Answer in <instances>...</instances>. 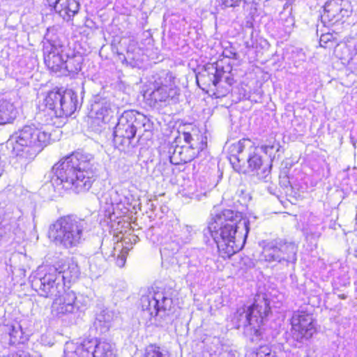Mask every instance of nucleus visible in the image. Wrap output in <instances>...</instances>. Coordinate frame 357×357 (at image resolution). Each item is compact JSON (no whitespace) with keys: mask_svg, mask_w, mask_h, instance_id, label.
I'll return each instance as SVG.
<instances>
[{"mask_svg":"<svg viewBox=\"0 0 357 357\" xmlns=\"http://www.w3.org/2000/svg\"><path fill=\"white\" fill-rule=\"evenodd\" d=\"M207 230L217 243L222 257L229 258L244 246L250 230L249 221L241 213L227 209L209 222Z\"/></svg>","mask_w":357,"mask_h":357,"instance_id":"obj_1","label":"nucleus"},{"mask_svg":"<svg viewBox=\"0 0 357 357\" xmlns=\"http://www.w3.org/2000/svg\"><path fill=\"white\" fill-rule=\"evenodd\" d=\"M52 185L59 190H73L76 193L89 189V155L79 149L62 158L52 167Z\"/></svg>","mask_w":357,"mask_h":357,"instance_id":"obj_2","label":"nucleus"},{"mask_svg":"<svg viewBox=\"0 0 357 357\" xmlns=\"http://www.w3.org/2000/svg\"><path fill=\"white\" fill-rule=\"evenodd\" d=\"M77 265L73 261H59L54 266H39L30 275V282L40 296L54 298L64 293L66 283L79 276Z\"/></svg>","mask_w":357,"mask_h":357,"instance_id":"obj_3","label":"nucleus"},{"mask_svg":"<svg viewBox=\"0 0 357 357\" xmlns=\"http://www.w3.org/2000/svg\"><path fill=\"white\" fill-rule=\"evenodd\" d=\"M50 140V133L43 126L27 124L14 132L7 141L13 155L26 160L33 159Z\"/></svg>","mask_w":357,"mask_h":357,"instance_id":"obj_4","label":"nucleus"},{"mask_svg":"<svg viewBox=\"0 0 357 357\" xmlns=\"http://www.w3.org/2000/svg\"><path fill=\"white\" fill-rule=\"evenodd\" d=\"M77 107L75 93L71 89H54L49 91L40 102L39 109L50 118L51 123L59 124L55 119L72 115Z\"/></svg>","mask_w":357,"mask_h":357,"instance_id":"obj_5","label":"nucleus"},{"mask_svg":"<svg viewBox=\"0 0 357 357\" xmlns=\"http://www.w3.org/2000/svg\"><path fill=\"white\" fill-rule=\"evenodd\" d=\"M86 227L87 222L84 219L72 215L64 216L50 226L49 236L56 244L71 248L82 241L83 231Z\"/></svg>","mask_w":357,"mask_h":357,"instance_id":"obj_6","label":"nucleus"},{"mask_svg":"<svg viewBox=\"0 0 357 357\" xmlns=\"http://www.w3.org/2000/svg\"><path fill=\"white\" fill-rule=\"evenodd\" d=\"M270 311L269 304L266 299L260 303H255L245 308H238L234 314V319L236 320L238 328H244V334L249 337L252 342L259 339V327L263 319Z\"/></svg>","mask_w":357,"mask_h":357,"instance_id":"obj_7","label":"nucleus"},{"mask_svg":"<svg viewBox=\"0 0 357 357\" xmlns=\"http://www.w3.org/2000/svg\"><path fill=\"white\" fill-rule=\"evenodd\" d=\"M245 149H247L248 151L246 158L248 167L247 169H239L238 171L244 174L249 172L253 174L256 173L259 178H266L270 173L272 165L271 164L268 165V167H264L261 170V173L259 172L263 166V160L259 153L258 148L254 145L251 140L242 139L230 146V151L233 153V156L238 162L241 160H244L241 154Z\"/></svg>","mask_w":357,"mask_h":357,"instance_id":"obj_8","label":"nucleus"},{"mask_svg":"<svg viewBox=\"0 0 357 357\" xmlns=\"http://www.w3.org/2000/svg\"><path fill=\"white\" fill-rule=\"evenodd\" d=\"M149 119L135 110L125 111L119 117L114 132V139H126L130 144L138 132L149 130Z\"/></svg>","mask_w":357,"mask_h":357,"instance_id":"obj_9","label":"nucleus"},{"mask_svg":"<svg viewBox=\"0 0 357 357\" xmlns=\"http://www.w3.org/2000/svg\"><path fill=\"white\" fill-rule=\"evenodd\" d=\"M261 256L268 262L277 261L287 266L296 261V245L282 240L263 241Z\"/></svg>","mask_w":357,"mask_h":357,"instance_id":"obj_10","label":"nucleus"},{"mask_svg":"<svg viewBox=\"0 0 357 357\" xmlns=\"http://www.w3.org/2000/svg\"><path fill=\"white\" fill-rule=\"evenodd\" d=\"M154 90L149 94V100L151 106H166L167 105L176 104L178 101L180 89L172 83L171 77L169 80L165 79L162 82L155 81Z\"/></svg>","mask_w":357,"mask_h":357,"instance_id":"obj_11","label":"nucleus"},{"mask_svg":"<svg viewBox=\"0 0 357 357\" xmlns=\"http://www.w3.org/2000/svg\"><path fill=\"white\" fill-rule=\"evenodd\" d=\"M50 29H47L45 38L47 43L44 45V61L47 67L60 75L62 67L64 66L66 54H64V47L61 45L52 43V37H50Z\"/></svg>","mask_w":357,"mask_h":357,"instance_id":"obj_12","label":"nucleus"},{"mask_svg":"<svg viewBox=\"0 0 357 357\" xmlns=\"http://www.w3.org/2000/svg\"><path fill=\"white\" fill-rule=\"evenodd\" d=\"M29 335L22 325L10 317H3L0 321V337L9 344H24Z\"/></svg>","mask_w":357,"mask_h":357,"instance_id":"obj_13","label":"nucleus"},{"mask_svg":"<svg viewBox=\"0 0 357 357\" xmlns=\"http://www.w3.org/2000/svg\"><path fill=\"white\" fill-rule=\"evenodd\" d=\"M291 324L292 330L298 333L296 338H310L315 331L314 321L312 315L304 311L294 312Z\"/></svg>","mask_w":357,"mask_h":357,"instance_id":"obj_14","label":"nucleus"},{"mask_svg":"<svg viewBox=\"0 0 357 357\" xmlns=\"http://www.w3.org/2000/svg\"><path fill=\"white\" fill-rule=\"evenodd\" d=\"M54 298L52 305V313L54 316L63 318L75 312L77 297L73 291L64 290V293Z\"/></svg>","mask_w":357,"mask_h":357,"instance_id":"obj_15","label":"nucleus"},{"mask_svg":"<svg viewBox=\"0 0 357 357\" xmlns=\"http://www.w3.org/2000/svg\"><path fill=\"white\" fill-rule=\"evenodd\" d=\"M347 10L344 8L342 0H329L324 7L321 19L324 22L335 23L347 15Z\"/></svg>","mask_w":357,"mask_h":357,"instance_id":"obj_16","label":"nucleus"},{"mask_svg":"<svg viewBox=\"0 0 357 357\" xmlns=\"http://www.w3.org/2000/svg\"><path fill=\"white\" fill-rule=\"evenodd\" d=\"M48 5L64 20H70L79 10L77 0H47Z\"/></svg>","mask_w":357,"mask_h":357,"instance_id":"obj_17","label":"nucleus"},{"mask_svg":"<svg viewBox=\"0 0 357 357\" xmlns=\"http://www.w3.org/2000/svg\"><path fill=\"white\" fill-rule=\"evenodd\" d=\"M197 155V151L193 150L190 146H177L172 153L169 160L171 163L178 165L192 161Z\"/></svg>","mask_w":357,"mask_h":357,"instance_id":"obj_18","label":"nucleus"},{"mask_svg":"<svg viewBox=\"0 0 357 357\" xmlns=\"http://www.w3.org/2000/svg\"><path fill=\"white\" fill-rule=\"evenodd\" d=\"M172 299L165 296L162 293V298L160 299V306H158V321L161 326H165L172 321Z\"/></svg>","mask_w":357,"mask_h":357,"instance_id":"obj_19","label":"nucleus"},{"mask_svg":"<svg viewBox=\"0 0 357 357\" xmlns=\"http://www.w3.org/2000/svg\"><path fill=\"white\" fill-rule=\"evenodd\" d=\"M183 137L184 141L198 154L201 151L206 147L207 138L199 130H193L192 132H183Z\"/></svg>","mask_w":357,"mask_h":357,"instance_id":"obj_20","label":"nucleus"},{"mask_svg":"<svg viewBox=\"0 0 357 357\" xmlns=\"http://www.w3.org/2000/svg\"><path fill=\"white\" fill-rule=\"evenodd\" d=\"M17 110L10 100H0V126L12 123L16 119Z\"/></svg>","mask_w":357,"mask_h":357,"instance_id":"obj_21","label":"nucleus"},{"mask_svg":"<svg viewBox=\"0 0 357 357\" xmlns=\"http://www.w3.org/2000/svg\"><path fill=\"white\" fill-rule=\"evenodd\" d=\"M162 293H155L154 296H142L141 298L142 307L144 313H147L151 317H155L158 319V306Z\"/></svg>","mask_w":357,"mask_h":357,"instance_id":"obj_22","label":"nucleus"},{"mask_svg":"<svg viewBox=\"0 0 357 357\" xmlns=\"http://www.w3.org/2000/svg\"><path fill=\"white\" fill-rule=\"evenodd\" d=\"M84 59L79 54L69 57L67 54L64 61V66L62 67L60 75H70L71 74L78 73L82 69V63Z\"/></svg>","mask_w":357,"mask_h":357,"instance_id":"obj_23","label":"nucleus"},{"mask_svg":"<svg viewBox=\"0 0 357 357\" xmlns=\"http://www.w3.org/2000/svg\"><path fill=\"white\" fill-rule=\"evenodd\" d=\"M92 355L93 357H111L113 355L112 346L107 342L98 341Z\"/></svg>","mask_w":357,"mask_h":357,"instance_id":"obj_24","label":"nucleus"},{"mask_svg":"<svg viewBox=\"0 0 357 357\" xmlns=\"http://www.w3.org/2000/svg\"><path fill=\"white\" fill-rule=\"evenodd\" d=\"M206 70L209 75H212L211 80L215 86H217L226 73V70H225L222 67H220L217 63H213L207 66Z\"/></svg>","mask_w":357,"mask_h":357,"instance_id":"obj_25","label":"nucleus"},{"mask_svg":"<svg viewBox=\"0 0 357 357\" xmlns=\"http://www.w3.org/2000/svg\"><path fill=\"white\" fill-rule=\"evenodd\" d=\"M15 223H10L6 220L0 218V242L15 234Z\"/></svg>","mask_w":357,"mask_h":357,"instance_id":"obj_26","label":"nucleus"},{"mask_svg":"<svg viewBox=\"0 0 357 357\" xmlns=\"http://www.w3.org/2000/svg\"><path fill=\"white\" fill-rule=\"evenodd\" d=\"M114 314L112 311L107 309L102 310L100 313H97L96 315L95 324L97 321L100 323V325H104L107 328H109L108 324H109L113 319Z\"/></svg>","mask_w":357,"mask_h":357,"instance_id":"obj_27","label":"nucleus"},{"mask_svg":"<svg viewBox=\"0 0 357 357\" xmlns=\"http://www.w3.org/2000/svg\"><path fill=\"white\" fill-rule=\"evenodd\" d=\"M97 116L92 121L93 130L96 132H100L105 128V117L103 115V111L96 113Z\"/></svg>","mask_w":357,"mask_h":357,"instance_id":"obj_28","label":"nucleus"},{"mask_svg":"<svg viewBox=\"0 0 357 357\" xmlns=\"http://www.w3.org/2000/svg\"><path fill=\"white\" fill-rule=\"evenodd\" d=\"M337 42L332 33H326L322 34L319 39V45L324 48H332L336 45Z\"/></svg>","mask_w":357,"mask_h":357,"instance_id":"obj_29","label":"nucleus"},{"mask_svg":"<svg viewBox=\"0 0 357 357\" xmlns=\"http://www.w3.org/2000/svg\"><path fill=\"white\" fill-rule=\"evenodd\" d=\"M89 340H85L78 345L75 351L78 357H89Z\"/></svg>","mask_w":357,"mask_h":357,"instance_id":"obj_30","label":"nucleus"},{"mask_svg":"<svg viewBox=\"0 0 357 357\" xmlns=\"http://www.w3.org/2000/svg\"><path fill=\"white\" fill-rule=\"evenodd\" d=\"M144 357H165V356L159 347L151 344L146 347Z\"/></svg>","mask_w":357,"mask_h":357,"instance_id":"obj_31","label":"nucleus"},{"mask_svg":"<svg viewBox=\"0 0 357 357\" xmlns=\"http://www.w3.org/2000/svg\"><path fill=\"white\" fill-rule=\"evenodd\" d=\"M245 357H274L269 353V350L266 347H261L256 351H248L245 354Z\"/></svg>","mask_w":357,"mask_h":357,"instance_id":"obj_32","label":"nucleus"},{"mask_svg":"<svg viewBox=\"0 0 357 357\" xmlns=\"http://www.w3.org/2000/svg\"><path fill=\"white\" fill-rule=\"evenodd\" d=\"M96 261H94V265L98 268V273L103 271L105 264V259L103 257H96Z\"/></svg>","mask_w":357,"mask_h":357,"instance_id":"obj_33","label":"nucleus"},{"mask_svg":"<svg viewBox=\"0 0 357 357\" xmlns=\"http://www.w3.org/2000/svg\"><path fill=\"white\" fill-rule=\"evenodd\" d=\"M13 276L20 278H24L26 276V270L24 268L15 267L12 271Z\"/></svg>","mask_w":357,"mask_h":357,"instance_id":"obj_34","label":"nucleus"},{"mask_svg":"<svg viewBox=\"0 0 357 357\" xmlns=\"http://www.w3.org/2000/svg\"><path fill=\"white\" fill-rule=\"evenodd\" d=\"M192 230V227L188 225H185L182 228V229H181L182 234L181 235L183 236L185 241H188L189 239V237L191 235Z\"/></svg>","mask_w":357,"mask_h":357,"instance_id":"obj_35","label":"nucleus"},{"mask_svg":"<svg viewBox=\"0 0 357 357\" xmlns=\"http://www.w3.org/2000/svg\"><path fill=\"white\" fill-rule=\"evenodd\" d=\"M242 0H222L223 4L226 7H233L238 6Z\"/></svg>","mask_w":357,"mask_h":357,"instance_id":"obj_36","label":"nucleus"},{"mask_svg":"<svg viewBox=\"0 0 357 357\" xmlns=\"http://www.w3.org/2000/svg\"><path fill=\"white\" fill-rule=\"evenodd\" d=\"M126 261V256L124 254H122L121 255H119L116 264L119 267H123L124 266Z\"/></svg>","mask_w":357,"mask_h":357,"instance_id":"obj_37","label":"nucleus"},{"mask_svg":"<svg viewBox=\"0 0 357 357\" xmlns=\"http://www.w3.org/2000/svg\"><path fill=\"white\" fill-rule=\"evenodd\" d=\"M275 149V146L274 145H271V146H262L261 147V149L266 153V154H268L270 156L272 154V151Z\"/></svg>","mask_w":357,"mask_h":357,"instance_id":"obj_38","label":"nucleus"},{"mask_svg":"<svg viewBox=\"0 0 357 357\" xmlns=\"http://www.w3.org/2000/svg\"><path fill=\"white\" fill-rule=\"evenodd\" d=\"M225 80H226V82L229 84V85H231L232 84V79H230L229 77H225Z\"/></svg>","mask_w":357,"mask_h":357,"instance_id":"obj_39","label":"nucleus"},{"mask_svg":"<svg viewBox=\"0 0 357 357\" xmlns=\"http://www.w3.org/2000/svg\"><path fill=\"white\" fill-rule=\"evenodd\" d=\"M355 230L357 231V206H356V213L355 216Z\"/></svg>","mask_w":357,"mask_h":357,"instance_id":"obj_40","label":"nucleus"},{"mask_svg":"<svg viewBox=\"0 0 357 357\" xmlns=\"http://www.w3.org/2000/svg\"><path fill=\"white\" fill-rule=\"evenodd\" d=\"M15 357H30V355L29 354L26 353V354H24V355L22 356L21 355H20V356H17Z\"/></svg>","mask_w":357,"mask_h":357,"instance_id":"obj_41","label":"nucleus"},{"mask_svg":"<svg viewBox=\"0 0 357 357\" xmlns=\"http://www.w3.org/2000/svg\"><path fill=\"white\" fill-rule=\"evenodd\" d=\"M342 59H344V60H349L351 59L350 56H342L341 57Z\"/></svg>","mask_w":357,"mask_h":357,"instance_id":"obj_42","label":"nucleus"},{"mask_svg":"<svg viewBox=\"0 0 357 357\" xmlns=\"http://www.w3.org/2000/svg\"><path fill=\"white\" fill-rule=\"evenodd\" d=\"M342 49H343V50H345V51H347V52L348 51V47H347L346 45H344V46L342 47Z\"/></svg>","mask_w":357,"mask_h":357,"instance_id":"obj_43","label":"nucleus"}]
</instances>
